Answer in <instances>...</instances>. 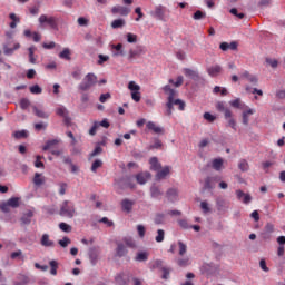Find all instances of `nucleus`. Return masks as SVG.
<instances>
[{
  "mask_svg": "<svg viewBox=\"0 0 285 285\" xmlns=\"http://www.w3.org/2000/svg\"><path fill=\"white\" fill-rule=\"evenodd\" d=\"M49 266H50V275L56 276L57 275V271L59 269V263L57 261H50L49 262Z\"/></svg>",
  "mask_w": 285,
  "mask_h": 285,
  "instance_id": "33",
  "label": "nucleus"
},
{
  "mask_svg": "<svg viewBox=\"0 0 285 285\" xmlns=\"http://www.w3.org/2000/svg\"><path fill=\"white\" fill-rule=\"evenodd\" d=\"M236 197L238 202H242L243 204H250V202H253L250 194H246L242 189L236 190Z\"/></svg>",
  "mask_w": 285,
  "mask_h": 285,
  "instance_id": "8",
  "label": "nucleus"
},
{
  "mask_svg": "<svg viewBox=\"0 0 285 285\" xmlns=\"http://www.w3.org/2000/svg\"><path fill=\"white\" fill-rule=\"evenodd\" d=\"M165 95H167V102H166V115L170 117L173 115L174 106H178V110H186V102L181 99H175L177 97V91L166 85L163 87Z\"/></svg>",
  "mask_w": 285,
  "mask_h": 285,
  "instance_id": "1",
  "label": "nucleus"
},
{
  "mask_svg": "<svg viewBox=\"0 0 285 285\" xmlns=\"http://www.w3.org/2000/svg\"><path fill=\"white\" fill-rule=\"evenodd\" d=\"M59 228L62 230V233H72V226L68 225L67 223H60Z\"/></svg>",
  "mask_w": 285,
  "mask_h": 285,
  "instance_id": "46",
  "label": "nucleus"
},
{
  "mask_svg": "<svg viewBox=\"0 0 285 285\" xmlns=\"http://www.w3.org/2000/svg\"><path fill=\"white\" fill-rule=\"evenodd\" d=\"M149 164L151 166V170H159V168H161V165L159 164L157 157L150 158Z\"/></svg>",
  "mask_w": 285,
  "mask_h": 285,
  "instance_id": "35",
  "label": "nucleus"
},
{
  "mask_svg": "<svg viewBox=\"0 0 285 285\" xmlns=\"http://www.w3.org/2000/svg\"><path fill=\"white\" fill-rule=\"evenodd\" d=\"M236 197L238 202H242L243 204H250V202H253L250 194H246L242 189L236 190Z\"/></svg>",
  "mask_w": 285,
  "mask_h": 285,
  "instance_id": "7",
  "label": "nucleus"
},
{
  "mask_svg": "<svg viewBox=\"0 0 285 285\" xmlns=\"http://www.w3.org/2000/svg\"><path fill=\"white\" fill-rule=\"evenodd\" d=\"M41 159H43V156H37L36 157V161H35V167L36 168H43L45 167V165L41 161Z\"/></svg>",
  "mask_w": 285,
  "mask_h": 285,
  "instance_id": "63",
  "label": "nucleus"
},
{
  "mask_svg": "<svg viewBox=\"0 0 285 285\" xmlns=\"http://www.w3.org/2000/svg\"><path fill=\"white\" fill-rule=\"evenodd\" d=\"M56 115H58L59 117H67L68 116V109H66V107H59L56 109Z\"/></svg>",
  "mask_w": 285,
  "mask_h": 285,
  "instance_id": "48",
  "label": "nucleus"
},
{
  "mask_svg": "<svg viewBox=\"0 0 285 285\" xmlns=\"http://www.w3.org/2000/svg\"><path fill=\"white\" fill-rule=\"evenodd\" d=\"M29 61L30 63H37V58L35 57V50H37V48L35 46L29 47Z\"/></svg>",
  "mask_w": 285,
  "mask_h": 285,
  "instance_id": "41",
  "label": "nucleus"
},
{
  "mask_svg": "<svg viewBox=\"0 0 285 285\" xmlns=\"http://www.w3.org/2000/svg\"><path fill=\"white\" fill-rule=\"evenodd\" d=\"M32 110H33L36 117H39V119H48V117H50L49 114L43 111V109H39V107H37V106H33Z\"/></svg>",
  "mask_w": 285,
  "mask_h": 285,
  "instance_id": "25",
  "label": "nucleus"
},
{
  "mask_svg": "<svg viewBox=\"0 0 285 285\" xmlns=\"http://www.w3.org/2000/svg\"><path fill=\"white\" fill-rule=\"evenodd\" d=\"M101 166H104V161L96 159L91 165V173H97V169L101 168Z\"/></svg>",
  "mask_w": 285,
  "mask_h": 285,
  "instance_id": "44",
  "label": "nucleus"
},
{
  "mask_svg": "<svg viewBox=\"0 0 285 285\" xmlns=\"http://www.w3.org/2000/svg\"><path fill=\"white\" fill-rule=\"evenodd\" d=\"M33 184L35 186H43V184H46V177L39 173H36L33 177Z\"/></svg>",
  "mask_w": 285,
  "mask_h": 285,
  "instance_id": "27",
  "label": "nucleus"
},
{
  "mask_svg": "<svg viewBox=\"0 0 285 285\" xmlns=\"http://www.w3.org/2000/svg\"><path fill=\"white\" fill-rule=\"evenodd\" d=\"M97 130H99V122L95 121L94 126L89 129V135L95 137V135H97Z\"/></svg>",
  "mask_w": 285,
  "mask_h": 285,
  "instance_id": "56",
  "label": "nucleus"
},
{
  "mask_svg": "<svg viewBox=\"0 0 285 285\" xmlns=\"http://www.w3.org/2000/svg\"><path fill=\"white\" fill-rule=\"evenodd\" d=\"M124 243L126 244V246H128V248H135V246H137L131 237L124 238Z\"/></svg>",
  "mask_w": 285,
  "mask_h": 285,
  "instance_id": "55",
  "label": "nucleus"
},
{
  "mask_svg": "<svg viewBox=\"0 0 285 285\" xmlns=\"http://www.w3.org/2000/svg\"><path fill=\"white\" fill-rule=\"evenodd\" d=\"M166 197L169 202H177V197H179V191L177 188H169L166 193Z\"/></svg>",
  "mask_w": 285,
  "mask_h": 285,
  "instance_id": "23",
  "label": "nucleus"
},
{
  "mask_svg": "<svg viewBox=\"0 0 285 285\" xmlns=\"http://www.w3.org/2000/svg\"><path fill=\"white\" fill-rule=\"evenodd\" d=\"M30 284V277L26 274H19L17 281L13 282V285H26Z\"/></svg>",
  "mask_w": 285,
  "mask_h": 285,
  "instance_id": "22",
  "label": "nucleus"
},
{
  "mask_svg": "<svg viewBox=\"0 0 285 285\" xmlns=\"http://www.w3.org/2000/svg\"><path fill=\"white\" fill-rule=\"evenodd\" d=\"M98 78L95 73H87L80 85L78 86V89H80L82 92H86L90 90L94 86H97Z\"/></svg>",
  "mask_w": 285,
  "mask_h": 285,
  "instance_id": "2",
  "label": "nucleus"
},
{
  "mask_svg": "<svg viewBox=\"0 0 285 285\" xmlns=\"http://www.w3.org/2000/svg\"><path fill=\"white\" fill-rule=\"evenodd\" d=\"M150 195L151 197H154L155 199L161 197V195H164V193H161V190L159 189V187L157 186H151L150 187Z\"/></svg>",
  "mask_w": 285,
  "mask_h": 285,
  "instance_id": "32",
  "label": "nucleus"
},
{
  "mask_svg": "<svg viewBox=\"0 0 285 285\" xmlns=\"http://www.w3.org/2000/svg\"><path fill=\"white\" fill-rule=\"evenodd\" d=\"M207 75H209V77H219V75H222V66L214 65L208 67Z\"/></svg>",
  "mask_w": 285,
  "mask_h": 285,
  "instance_id": "17",
  "label": "nucleus"
},
{
  "mask_svg": "<svg viewBox=\"0 0 285 285\" xmlns=\"http://www.w3.org/2000/svg\"><path fill=\"white\" fill-rule=\"evenodd\" d=\"M216 109L218 110V112H224L225 119H230V117H233V112L230 111V109L226 108V106L222 101L216 104Z\"/></svg>",
  "mask_w": 285,
  "mask_h": 285,
  "instance_id": "15",
  "label": "nucleus"
},
{
  "mask_svg": "<svg viewBox=\"0 0 285 285\" xmlns=\"http://www.w3.org/2000/svg\"><path fill=\"white\" fill-rule=\"evenodd\" d=\"M21 48V45L16 43L13 48L4 47V55H13L14 50H19Z\"/></svg>",
  "mask_w": 285,
  "mask_h": 285,
  "instance_id": "49",
  "label": "nucleus"
},
{
  "mask_svg": "<svg viewBox=\"0 0 285 285\" xmlns=\"http://www.w3.org/2000/svg\"><path fill=\"white\" fill-rule=\"evenodd\" d=\"M20 108L21 110H28V108H30V100L28 98H22L20 100Z\"/></svg>",
  "mask_w": 285,
  "mask_h": 285,
  "instance_id": "50",
  "label": "nucleus"
},
{
  "mask_svg": "<svg viewBox=\"0 0 285 285\" xmlns=\"http://www.w3.org/2000/svg\"><path fill=\"white\" fill-rule=\"evenodd\" d=\"M31 95H41V92H43V89H41V87H39V85H35V86H31L29 88Z\"/></svg>",
  "mask_w": 285,
  "mask_h": 285,
  "instance_id": "51",
  "label": "nucleus"
},
{
  "mask_svg": "<svg viewBox=\"0 0 285 285\" xmlns=\"http://www.w3.org/2000/svg\"><path fill=\"white\" fill-rule=\"evenodd\" d=\"M146 128L154 132V135H164L166 132V130H164V127H159L153 121H148Z\"/></svg>",
  "mask_w": 285,
  "mask_h": 285,
  "instance_id": "11",
  "label": "nucleus"
},
{
  "mask_svg": "<svg viewBox=\"0 0 285 285\" xmlns=\"http://www.w3.org/2000/svg\"><path fill=\"white\" fill-rule=\"evenodd\" d=\"M32 212H28L27 214H24L22 217H21V224H23L24 226L30 224V222H32Z\"/></svg>",
  "mask_w": 285,
  "mask_h": 285,
  "instance_id": "34",
  "label": "nucleus"
},
{
  "mask_svg": "<svg viewBox=\"0 0 285 285\" xmlns=\"http://www.w3.org/2000/svg\"><path fill=\"white\" fill-rule=\"evenodd\" d=\"M155 224L158 226L166 223V216L164 214H156L154 218Z\"/></svg>",
  "mask_w": 285,
  "mask_h": 285,
  "instance_id": "40",
  "label": "nucleus"
},
{
  "mask_svg": "<svg viewBox=\"0 0 285 285\" xmlns=\"http://www.w3.org/2000/svg\"><path fill=\"white\" fill-rule=\"evenodd\" d=\"M236 197L238 202H242L243 204H250V202H253L250 194H246L242 189L236 190Z\"/></svg>",
  "mask_w": 285,
  "mask_h": 285,
  "instance_id": "9",
  "label": "nucleus"
},
{
  "mask_svg": "<svg viewBox=\"0 0 285 285\" xmlns=\"http://www.w3.org/2000/svg\"><path fill=\"white\" fill-rule=\"evenodd\" d=\"M200 208H202L203 213H205V214L210 213V206L208 205V202H206V200H203L200 203Z\"/></svg>",
  "mask_w": 285,
  "mask_h": 285,
  "instance_id": "58",
  "label": "nucleus"
},
{
  "mask_svg": "<svg viewBox=\"0 0 285 285\" xmlns=\"http://www.w3.org/2000/svg\"><path fill=\"white\" fill-rule=\"evenodd\" d=\"M151 175L148 171H141L136 175V181L137 184H140V186H144V184H147L150 179Z\"/></svg>",
  "mask_w": 285,
  "mask_h": 285,
  "instance_id": "14",
  "label": "nucleus"
},
{
  "mask_svg": "<svg viewBox=\"0 0 285 285\" xmlns=\"http://www.w3.org/2000/svg\"><path fill=\"white\" fill-rule=\"evenodd\" d=\"M116 283H117L118 285H126V284H128V282L126 281V278H124V274H118V275L116 276Z\"/></svg>",
  "mask_w": 285,
  "mask_h": 285,
  "instance_id": "57",
  "label": "nucleus"
},
{
  "mask_svg": "<svg viewBox=\"0 0 285 285\" xmlns=\"http://www.w3.org/2000/svg\"><path fill=\"white\" fill-rule=\"evenodd\" d=\"M59 195H66V190H68V184L59 183Z\"/></svg>",
  "mask_w": 285,
  "mask_h": 285,
  "instance_id": "62",
  "label": "nucleus"
},
{
  "mask_svg": "<svg viewBox=\"0 0 285 285\" xmlns=\"http://www.w3.org/2000/svg\"><path fill=\"white\" fill-rule=\"evenodd\" d=\"M77 214V210L75 209V204L70 200H65L60 205V212L59 215L61 217H68L69 219H72L75 215Z\"/></svg>",
  "mask_w": 285,
  "mask_h": 285,
  "instance_id": "3",
  "label": "nucleus"
},
{
  "mask_svg": "<svg viewBox=\"0 0 285 285\" xmlns=\"http://www.w3.org/2000/svg\"><path fill=\"white\" fill-rule=\"evenodd\" d=\"M41 246L45 248H55V240L50 239V235L43 234L40 239Z\"/></svg>",
  "mask_w": 285,
  "mask_h": 285,
  "instance_id": "16",
  "label": "nucleus"
},
{
  "mask_svg": "<svg viewBox=\"0 0 285 285\" xmlns=\"http://www.w3.org/2000/svg\"><path fill=\"white\" fill-rule=\"evenodd\" d=\"M165 237H166V232L164 229H158L155 240L157 242V244H161V242H164Z\"/></svg>",
  "mask_w": 285,
  "mask_h": 285,
  "instance_id": "38",
  "label": "nucleus"
},
{
  "mask_svg": "<svg viewBox=\"0 0 285 285\" xmlns=\"http://www.w3.org/2000/svg\"><path fill=\"white\" fill-rule=\"evenodd\" d=\"M110 97H111L110 92L101 94L99 97L100 104H106L107 99H110Z\"/></svg>",
  "mask_w": 285,
  "mask_h": 285,
  "instance_id": "64",
  "label": "nucleus"
},
{
  "mask_svg": "<svg viewBox=\"0 0 285 285\" xmlns=\"http://www.w3.org/2000/svg\"><path fill=\"white\" fill-rule=\"evenodd\" d=\"M170 166H165L161 169H158L156 174V181H161V179H166V177L170 175Z\"/></svg>",
  "mask_w": 285,
  "mask_h": 285,
  "instance_id": "13",
  "label": "nucleus"
},
{
  "mask_svg": "<svg viewBox=\"0 0 285 285\" xmlns=\"http://www.w3.org/2000/svg\"><path fill=\"white\" fill-rule=\"evenodd\" d=\"M134 204H135L134 202L126 198L121 202V208L122 210H125V213H130V210H132Z\"/></svg>",
  "mask_w": 285,
  "mask_h": 285,
  "instance_id": "26",
  "label": "nucleus"
},
{
  "mask_svg": "<svg viewBox=\"0 0 285 285\" xmlns=\"http://www.w3.org/2000/svg\"><path fill=\"white\" fill-rule=\"evenodd\" d=\"M7 206H10L11 208H19V198L12 197L7 202Z\"/></svg>",
  "mask_w": 285,
  "mask_h": 285,
  "instance_id": "42",
  "label": "nucleus"
},
{
  "mask_svg": "<svg viewBox=\"0 0 285 285\" xmlns=\"http://www.w3.org/2000/svg\"><path fill=\"white\" fill-rule=\"evenodd\" d=\"M127 41L128 43H137V35L135 33H127Z\"/></svg>",
  "mask_w": 285,
  "mask_h": 285,
  "instance_id": "61",
  "label": "nucleus"
},
{
  "mask_svg": "<svg viewBox=\"0 0 285 285\" xmlns=\"http://www.w3.org/2000/svg\"><path fill=\"white\" fill-rule=\"evenodd\" d=\"M13 137L16 139H26V137H28V131L27 130H20V131H16L13 134Z\"/></svg>",
  "mask_w": 285,
  "mask_h": 285,
  "instance_id": "52",
  "label": "nucleus"
},
{
  "mask_svg": "<svg viewBox=\"0 0 285 285\" xmlns=\"http://www.w3.org/2000/svg\"><path fill=\"white\" fill-rule=\"evenodd\" d=\"M178 255H180V257H184L186 253H188V246L181 240L178 242Z\"/></svg>",
  "mask_w": 285,
  "mask_h": 285,
  "instance_id": "31",
  "label": "nucleus"
},
{
  "mask_svg": "<svg viewBox=\"0 0 285 285\" xmlns=\"http://www.w3.org/2000/svg\"><path fill=\"white\" fill-rule=\"evenodd\" d=\"M176 264L180 266V268H186V266H190V258L188 256L184 258H178L176 261Z\"/></svg>",
  "mask_w": 285,
  "mask_h": 285,
  "instance_id": "29",
  "label": "nucleus"
},
{
  "mask_svg": "<svg viewBox=\"0 0 285 285\" xmlns=\"http://www.w3.org/2000/svg\"><path fill=\"white\" fill-rule=\"evenodd\" d=\"M126 26V20L124 19H116L111 22V28L117 29V28H124Z\"/></svg>",
  "mask_w": 285,
  "mask_h": 285,
  "instance_id": "37",
  "label": "nucleus"
},
{
  "mask_svg": "<svg viewBox=\"0 0 285 285\" xmlns=\"http://www.w3.org/2000/svg\"><path fill=\"white\" fill-rule=\"evenodd\" d=\"M255 115V109H246L243 111V124L244 126H248L250 122V116Z\"/></svg>",
  "mask_w": 285,
  "mask_h": 285,
  "instance_id": "21",
  "label": "nucleus"
},
{
  "mask_svg": "<svg viewBox=\"0 0 285 285\" xmlns=\"http://www.w3.org/2000/svg\"><path fill=\"white\" fill-rule=\"evenodd\" d=\"M59 246H61L62 248H68V245L71 244L70 238H68L67 236H65L62 239H60L58 242Z\"/></svg>",
  "mask_w": 285,
  "mask_h": 285,
  "instance_id": "54",
  "label": "nucleus"
},
{
  "mask_svg": "<svg viewBox=\"0 0 285 285\" xmlns=\"http://www.w3.org/2000/svg\"><path fill=\"white\" fill-rule=\"evenodd\" d=\"M185 76L189 77V79H199V73H197V71L193 70V69H184Z\"/></svg>",
  "mask_w": 285,
  "mask_h": 285,
  "instance_id": "30",
  "label": "nucleus"
},
{
  "mask_svg": "<svg viewBox=\"0 0 285 285\" xmlns=\"http://www.w3.org/2000/svg\"><path fill=\"white\" fill-rule=\"evenodd\" d=\"M224 167V158H215L212 160V168L214 170H222V168Z\"/></svg>",
  "mask_w": 285,
  "mask_h": 285,
  "instance_id": "24",
  "label": "nucleus"
},
{
  "mask_svg": "<svg viewBox=\"0 0 285 285\" xmlns=\"http://www.w3.org/2000/svg\"><path fill=\"white\" fill-rule=\"evenodd\" d=\"M238 168H239V170H242V173H247V170L250 168V166L248 165V161L246 159H242L238 163Z\"/></svg>",
  "mask_w": 285,
  "mask_h": 285,
  "instance_id": "36",
  "label": "nucleus"
},
{
  "mask_svg": "<svg viewBox=\"0 0 285 285\" xmlns=\"http://www.w3.org/2000/svg\"><path fill=\"white\" fill-rule=\"evenodd\" d=\"M111 51L112 57H126V50H124L122 43L111 45Z\"/></svg>",
  "mask_w": 285,
  "mask_h": 285,
  "instance_id": "12",
  "label": "nucleus"
},
{
  "mask_svg": "<svg viewBox=\"0 0 285 285\" xmlns=\"http://www.w3.org/2000/svg\"><path fill=\"white\" fill-rule=\"evenodd\" d=\"M178 226H180V228H184V230H188V228H190V225L188 224V220H186V219H179Z\"/></svg>",
  "mask_w": 285,
  "mask_h": 285,
  "instance_id": "59",
  "label": "nucleus"
},
{
  "mask_svg": "<svg viewBox=\"0 0 285 285\" xmlns=\"http://www.w3.org/2000/svg\"><path fill=\"white\" fill-rule=\"evenodd\" d=\"M146 52V48L141 45L136 46L135 49H130L128 52V60L132 61V59H138V57H141Z\"/></svg>",
  "mask_w": 285,
  "mask_h": 285,
  "instance_id": "5",
  "label": "nucleus"
},
{
  "mask_svg": "<svg viewBox=\"0 0 285 285\" xmlns=\"http://www.w3.org/2000/svg\"><path fill=\"white\" fill-rule=\"evenodd\" d=\"M128 89L131 92H138L139 90H141V87L139 85H137V82H135V81H129Z\"/></svg>",
  "mask_w": 285,
  "mask_h": 285,
  "instance_id": "43",
  "label": "nucleus"
},
{
  "mask_svg": "<svg viewBox=\"0 0 285 285\" xmlns=\"http://www.w3.org/2000/svg\"><path fill=\"white\" fill-rule=\"evenodd\" d=\"M242 77H243L244 79H247V81H249V83H253L254 86H257L258 79H257L254 75H250V72L244 71V72L242 73Z\"/></svg>",
  "mask_w": 285,
  "mask_h": 285,
  "instance_id": "28",
  "label": "nucleus"
},
{
  "mask_svg": "<svg viewBox=\"0 0 285 285\" xmlns=\"http://www.w3.org/2000/svg\"><path fill=\"white\" fill-rule=\"evenodd\" d=\"M38 21L41 28H46V26H49L51 30H57L59 26V19H57V17H53V16L48 17L46 14H41Z\"/></svg>",
  "mask_w": 285,
  "mask_h": 285,
  "instance_id": "4",
  "label": "nucleus"
},
{
  "mask_svg": "<svg viewBox=\"0 0 285 285\" xmlns=\"http://www.w3.org/2000/svg\"><path fill=\"white\" fill-rule=\"evenodd\" d=\"M136 262H146L148 261V252H139L137 255H136Z\"/></svg>",
  "mask_w": 285,
  "mask_h": 285,
  "instance_id": "39",
  "label": "nucleus"
},
{
  "mask_svg": "<svg viewBox=\"0 0 285 285\" xmlns=\"http://www.w3.org/2000/svg\"><path fill=\"white\" fill-rule=\"evenodd\" d=\"M89 259L92 266L97 264V262L99 261V248L94 247L89 249Z\"/></svg>",
  "mask_w": 285,
  "mask_h": 285,
  "instance_id": "19",
  "label": "nucleus"
},
{
  "mask_svg": "<svg viewBox=\"0 0 285 285\" xmlns=\"http://www.w3.org/2000/svg\"><path fill=\"white\" fill-rule=\"evenodd\" d=\"M60 59H66L70 61V49L66 48L59 53Z\"/></svg>",
  "mask_w": 285,
  "mask_h": 285,
  "instance_id": "47",
  "label": "nucleus"
},
{
  "mask_svg": "<svg viewBox=\"0 0 285 285\" xmlns=\"http://www.w3.org/2000/svg\"><path fill=\"white\" fill-rule=\"evenodd\" d=\"M11 259H21L23 257V252L18 249L17 252L11 253Z\"/></svg>",
  "mask_w": 285,
  "mask_h": 285,
  "instance_id": "60",
  "label": "nucleus"
},
{
  "mask_svg": "<svg viewBox=\"0 0 285 285\" xmlns=\"http://www.w3.org/2000/svg\"><path fill=\"white\" fill-rule=\"evenodd\" d=\"M59 144V140L52 139L46 142V145L42 147V150H50L52 146H57Z\"/></svg>",
  "mask_w": 285,
  "mask_h": 285,
  "instance_id": "45",
  "label": "nucleus"
},
{
  "mask_svg": "<svg viewBox=\"0 0 285 285\" xmlns=\"http://www.w3.org/2000/svg\"><path fill=\"white\" fill-rule=\"evenodd\" d=\"M114 14H120V17H128L130 14V8L124 6H115L111 8Z\"/></svg>",
  "mask_w": 285,
  "mask_h": 285,
  "instance_id": "6",
  "label": "nucleus"
},
{
  "mask_svg": "<svg viewBox=\"0 0 285 285\" xmlns=\"http://www.w3.org/2000/svg\"><path fill=\"white\" fill-rule=\"evenodd\" d=\"M128 255V248L122 243H117L116 257H126Z\"/></svg>",
  "mask_w": 285,
  "mask_h": 285,
  "instance_id": "20",
  "label": "nucleus"
},
{
  "mask_svg": "<svg viewBox=\"0 0 285 285\" xmlns=\"http://www.w3.org/2000/svg\"><path fill=\"white\" fill-rule=\"evenodd\" d=\"M151 17L158 19V21H164V17H166V8L164 6H157L154 11H151Z\"/></svg>",
  "mask_w": 285,
  "mask_h": 285,
  "instance_id": "10",
  "label": "nucleus"
},
{
  "mask_svg": "<svg viewBox=\"0 0 285 285\" xmlns=\"http://www.w3.org/2000/svg\"><path fill=\"white\" fill-rule=\"evenodd\" d=\"M215 181H217V177L205 178L203 189L204 190H213L215 188Z\"/></svg>",
  "mask_w": 285,
  "mask_h": 285,
  "instance_id": "18",
  "label": "nucleus"
},
{
  "mask_svg": "<svg viewBox=\"0 0 285 285\" xmlns=\"http://www.w3.org/2000/svg\"><path fill=\"white\" fill-rule=\"evenodd\" d=\"M137 233L140 239H144L146 237V227L144 225H137Z\"/></svg>",
  "mask_w": 285,
  "mask_h": 285,
  "instance_id": "53",
  "label": "nucleus"
}]
</instances>
